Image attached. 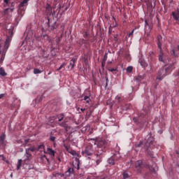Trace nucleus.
<instances>
[{
  "label": "nucleus",
  "instance_id": "nucleus-21",
  "mask_svg": "<svg viewBox=\"0 0 179 179\" xmlns=\"http://www.w3.org/2000/svg\"><path fill=\"white\" fill-rule=\"evenodd\" d=\"M153 142H154L153 138L150 137L148 138V141H147V143H145V145L146 146H151V145H153Z\"/></svg>",
  "mask_w": 179,
  "mask_h": 179
},
{
  "label": "nucleus",
  "instance_id": "nucleus-4",
  "mask_svg": "<svg viewBox=\"0 0 179 179\" xmlns=\"http://www.w3.org/2000/svg\"><path fill=\"white\" fill-rule=\"evenodd\" d=\"M80 162L79 161V159L76 158L75 161L73 162V168H69L68 171H66V173H65V176L66 177L71 176V174H72L73 173V169H76V170H79V169H80Z\"/></svg>",
  "mask_w": 179,
  "mask_h": 179
},
{
  "label": "nucleus",
  "instance_id": "nucleus-13",
  "mask_svg": "<svg viewBox=\"0 0 179 179\" xmlns=\"http://www.w3.org/2000/svg\"><path fill=\"white\" fill-rule=\"evenodd\" d=\"M44 153H47L48 155H50L51 157H55V151L51 148H48L46 151H44Z\"/></svg>",
  "mask_w": 179,
  "mask_h": 179
},
{
  "label": "nucleus",
  "instance_id": "nucleus-18",
  "mask_svg": "<svg viewBox=\"0 0 179 179\" xmlns=\"http://www.w3.org/2000/svg\"><path fill=\"white\" fill-rule=\"evenodd\" d=\"M13 12V8H6L4 10V14L8 16H12V13Z\"/></svg>",
  "mask_w": 179,
  "mask_h": 179
},
{
  "label": "nucleus",
  "instance_id": "nucleus-55",
  "mask_svg": "<svg viewBox=\"0 0 179 179\" xmlns=\"http://www.w3.org/2000/svg\"><path fill=\"white\" fill-rule=\"evenodd\" d=\"M97 179H106V176L98 177Z\"/></svg>",
  "mask_w": 179,
  "mask_h": 179
},
{
  "label": "nucleus",
  "instance_id": "nucleus-10",
  "mask_svg": "<svg viewBox=\"0 0 179 179\" xmlns=\"http://www.w3.org/2000/svg\"><path fill=\"white\" fill-rule=\"evenodd\" d=\"M157 44L159 50H162V45H163V37L161 35H158L157 37Z\"/></svg>",
  "mask_w": 179,
  "mask_h": 179
},
{
  "label": "nucleus",
  "instance_id": "nucleus-26",
  "mask_svg": "<svg viewBox=\"0 0 179 179\" xmlns=\"http://www.w3.org/2000/svg\"><path fill=\"white\" fill-rule=\"evenodd\" d=\"M52 10V8L51 7V6H50V4H47L46 13H51Z\"/></svg>",
  "mask_w": 179,
  "mask_h": 179
},
{
  "label": "nucleus",
  "instance_id": "nucleus-53",
  "mask_svg": "<svg viewBox=\"0 0 179 179\" xmlns=\"http://www.w3.org/2000/svg\"><path fill=\"white\" fill-rule=\"evenodd\" d=\"M145 26H149V22L148 20H145Z\"/></svg>",
  "mask_w": 179,
  "mask_h": 179
},
{
  "label": "nucleus",
  "instance_id": "nucleus-39",
  "mask_svg": "<svg viewBox=\"0 0 179 179\" xmlns=\"http://www.w3.org/2000/svg\"><path fill=\"white\" fill-rule=\"evenodd\" d=\"M108 71H109V72H112V73H114V72H117V69L108 68Z\"/></svg>",
  "mask_w": 179,
  "mask_h": 179
},
{
  "label": "nucleus",
  "instance_id": "nucleus-7",
  "mask_svg": "<svg viewBox=\"0 0 179 179\" xmlns=\"http://www.w3.org/2000/svg\"><path fill=\"white\" fill-rule=\"evenodd\" d=\"M135 167L136 170H138V173H141V169H143V167H145V169H149V164L143 163L142 160H138L136 162Z\"/></svg>",
  "mask_w": 179,
  "mask_h": 179
},
{
  "label": "nucleus",
  "instance_id": "nucleus-48",
  "mask_svg": "<svg viewBox=\"0 0 179 179\" xmlns=\"http://www.w3.org/2000/svg\"><path fill=\"white\" fill-rule=\"evenodd\" d=\"M50 141H51V142H55V136H51L50 137Z\"/></svg>",
  "mask_w": 179,
  "mask_h": 179
},
{
  "label": "nucleus",
  "instance_id": "nucleus-46",
  "mask_svg": "<svg viewBox=\"0 0 179 179\" xmlns=\"http://www.w3.org/2000/svg\"><path fill=\"white\" fill-rule=\"evenodd\" d=\"M106 61L104 60H102V62H101V68L102 69H104V66H106Z\"/></svg>",
  "mask_w": 179,
  "mask_h": 179
},
{
  "label": "nucleus",
  "instance_id": "nucleus-47",
  "mask_svg": "<svg viewBox=\"0 0 179 179\" xmlns=\"http://www.w3.org/2000/svg\"><path fill=\"white\" fill-rule=\"evenodd\" d=\"M64 149H66V150L67 151V152H69V149H70V147L69 146H68V145H64Z\"/></svg>",
  "mask_w": 179,
  "mask_h": 179
},
{
  "label": "nucleus",
  "instance_id": "nucleus-49",
  "mask_svg": "<svg viewBox=\"0 0 179 179\" xmlns=\"http://www.w3.org/2000/svg\"><path fill=\"white\" fill-rule=\"evenodd\" d=\"M28 151V153H29V151L30 150V152H34L35 149L34 148H28L27 150H26Z\"/></svg>",
  "mask_w": 179,
  "mask_h": 179
},
{
  "label": "nucleus",
  "instance_id": "nucleus-31",
  "mask_svg": "<svg viewBox=\"0 0 179 179\" xmlns=\"http://www.w3.org/2000/svg\"><path fill=\"white\" fill-rule=\"evenodd\" d=\"M131 108H132V105H131L130 103H127L125 105L124 108H123V110H131Z\"/></svg>",
  "mask_w": 179,
  "mask_h": 179
},
{
  "label": "nucleus",
  "instance_id": "nucleus-9",
  "mask_svg": "<svg viewBox=\"0 0 179 179\" xmlns=\"http://www.w3.org/2000/svg\"><path fill=\"white\" fill-rule=\"evenodd\" d=\"M159 61L166 62V55L163 52V48L159 49Z\"/></svg>",
  "mask_w": 179,
  "mask_h": 179
},
{
  "label": "nucleus",
  "instance_id": "nucleus-11",
  "mask_svg": "<svg viewBox=\"0 0 179 179\" xmlns=\"http://www.w3.org/2000/svg\"><path fill=\"white\" fill-rule=\"evenodd\" d=\"M43 37L45 40H47V41L50 43L51 48H52V45H54V39L52 37H50L48 35H44Z\"/></svg>",
  "mask_w": 179,
  "mask_h": 179
},
{
  "label": "nucleus",
  "instance_id": "nucleus-35",
  "mask_svg": "<svg viewBox=\"0 0 179 179\" xmlns=\"http://www.w3.org/2000/svg\"><path fill=\"white\" fill-rule=\"evenodd\" d=\"M37 150H39L40 152H43V150H44V145L43 144L39 145L38 146Z\"/></svg>",
  "mask_w": 179,
  "mask_h": 179
},
{
  "label": "nucleus",
  "instance_id": "nucleus-29",
  "mask_svg": "<svg viewBox=\"0 0 179 179\" xmlns=\"http://www.w3.org/2000/svg\"><path fill=\"white\" fill-rule=\"evenodd\" d=\"M23 160L22 159H19L17 164V170H20V168L22 167V163Z\"/></svg>",
  "mask_w": 179,
  "mask_h": 179
},
{
  "label": "nucleus",
  "instance_id": "nucleus-37",
  "mask_svg": "<svg viewBox=\"0 0 179 179\" xmlns=\"http://www.w3.org/2000/svg\"><path fill=\"white\" fill-rule=\"evenodd\" d=\"M134 71V67L132 66H128L127 69V72H129V73H131Z\"/></svg>",
  "mask_w": 179,
  "mask_h": 179
},
{
  "label": "nucleus",
  "instance_id": "nucleus-40",
  "mask_svg": "<svg viewBox=\"0 0 179 179\" xmlns=\"http://www.w3.org/2000/svg\"><path fill=\"white\" fill-rule=\"evenodd\" d=\"M108 52H106L105 55H104V56H103V60H102V61L107 62V58H108Z\"/></svg>",
  "mask_w": 179,
  "mask_h": 179
},
{
  "label": "nucleus",
  "instance_id": "nucleus-45",
  "mask_svg": "<svg viewBox=\"0 0 179 179\" xmlns=\"http://www.w3.org/2000/svg\"><path fill=\"white\" fill-rule=\"evenodd\" d=\"M43 99H44V96L42 95L39 97L38 96L37 99H36V101L38 100V103H40V101H43Z\"/></svg>",
  "mask_w": 179,
  "mask_h": 179
},
{
  "label": "nucleus",
  "instance_id": "nucleus-5",
  "mask_svg": "<svg viewBox=\"0 0 179 179\" xmlns=\"http://www.w3.org/2000/svg\"><path fill=\"white\" fill-rule=\"evenodd\" d=\"M83 155L85 157H88V159H90L91 156H93L94 154V150L93 149V145H87L85 150L82 152Z\"/></svg>",
  "mask_w": 179,
  "mask_h": 179
},
{
  "label": "nucleus",
  "instance_id": "nucleus-38",
  "mask_svg": "<svg viewBox=\"0 0 179 179\" xmlns=\"http://www.w3.org/2000/svg\"><path fill=\"white\" fill-rule=\"evenodd\" d=\"M123 179L129 178V175L127 172L123 173Z\"/></svg>",
  "mask_w": 179,
  "mask_h": 179
},
{
  "label": "nucleus",
  "instance_id": "nucleus-52",
  "mask_svg": "<svg viewBox=\"0 0 179 179\" xmlns=\"http://www.w3.org/2000/svg\"><path fill=\"white\" fill-rule=\"evenodd\" d=\"M61 41V38H57V39L56 40V43L57 44H59V42Z\"/></svg>",
  "mask_w": 179,
  "mask_h": 179
},
{
  "label": "nucleus",
  "instance_id": "nucleus-58",
  "mask_svg": "<svg viewBox=\"0 0 179 179\" xmlns=\"http://www.w3.org/2000/svg\"><path fill=\"white\" fill-rule=\"evenodd\" d=\"M80 110H81V111H82L83 113H84V112H85V110H86V109H85V108H81Z\"/></svg>",
  "mask_w": 179,
  "mask_h": 179
},
{
  "label": "nucleus",
  "instance_id": "nucleus-16",
  "mask_svg": "<svg viewBox=\"0 0 179 179\" xmlns=\"http://www.w3.org/2000/svg\"><path fill=\"white\" fill-rule=\"evenodd\" d=\"M155 58H156V53L154 52H149L148 59H150V61H155Z\"/></svg>",
  "mask_w": 179,
  "mask_h": 179
},
{
  "label": "nucleus",
  "instance_id": "nucleus-30",
  "mask_svg": "<svg viewBox=\"0 0 179 179\" xmlns=\"http://www.w3.org/2000/svg\"><path fill=\"white\" fill-rule=\"evenodd\" d=\"M60 127H63V128H68V124H66V121H64L62 123H58Z\"/></svg>",
  "mask_w": 179,
  "mask_h": 179
},
{
  "label": "nucleus",
  "instance_id": "nucleus-17",
  "mask_svg": "<svg viewBox=\"0 0 179 179\" xmlns=\"http://www.w3.org/2000/svg\"><path fill=\"white\" fill-rule=\"evenodd\" d=\"M116 99L117 100V103H119V104H123L125 103V98H124V96H117Z\"/></svg>",
  "mask_w": 179,
  "mask_h": 179
},
{
  "label": "nucleus",
  "instance_id": "nucleus-8",
  "mask_svg": "<svg viewBox=\"0 0 179 179\" xmlns=\"http://www.w3.org/2000/svg\"><path fill=\"white\" fill-rule=\"evenodd\" d=\"M12 36H13V31H12L10 29H8V35H7V38L4 43L5 50H8V48H9L10 40L12 39Z\"/></svg>",
  "mask_w": 179,
  "mask_h": 179
},
{
  "label": "nucleus",
  "instance_id": "nucleus-56",
  "mask_svg": "<svg viewBox=\"0 0 179 179\" xmlns=\"http://www.w3.org/2000/svg\"><path fill=\"white\" fill-rule=\"evenodd\" d=\"M5 3H6V5H8V3H9V0H4Z\"/></svg>",
  "mask_w": 179,
  "mask_h": 179
},
{
  "label": "nucleus",
  "instance_id": "nucleus-34",
  "mask_svg": "<svg viewBox=\"0 0 179 179\" xmlns=\"http://www.w3.org/2000/svg\"><path fill=\"white\" fill-rule=\"evenodd\" d=\"M79 45H83V44H86V40L85 39H80L78 41Z\"/></svg>",
  "mask_w": 179,
  "mask_h": 179
},
{
  "label": "nucleus",
  "instance_id": "nucleus-33",
  "mask_svg": "<svg viewBox=\"0 0 179 179\" xmlns=\"http://www.w3.org/2000/svg\"><path fill=\"white\" fill-rule=\"evenodd\" d=\"M43 72V71L38 69H34V75H37L38 73H41Z\"/></svg>",
  "mask_w": 179,
  "mask_h": 179
},
{
  "label": "nucleus",
  "instance_id": "nucleus-22",
  "mask_svg": "<svg viewBox=\"0 0 179 179\" xmlns=\"http://www.w3.org/2000/svg\"><path fill=\"white\" fill-rule=\"evenodd\" d=\"M31 157V154L29 153L28 150H26V155H25V159H24V162L26 163V161L30 160Z\"/></svg>",
  "mask_w": 179,
  "mask_h": 179
},
{
  "label": "nucleus",
  "instance_id": "nucleus-42",
  "mask_svg": "<svg viewBox=\"0 0 179 179\" xmlns=\"http://www.w3.org/2000/svg\"><path fill=\"white\" fill-rule=\"evenodd\" d=\"M66 65V63H63L59 67V69H57V71H61V69H62V68H64V66H65Z\"/></svg>",
  "mask_w": 179,
  "mask_h": 179
},
{
  "label": "nucleus",
  "instance_id": "nucleus-59",
  "mask_svg": "<svg viewBox=\"0 0 179 179\" xmlns=\"http://www.w3.org/2000/svg\"><path fill=\"white\" fill-rule=\"evenodd\" d=\"M43 157H45L46 159V160L48 161V159H47V157L45 155H43Z\"/></svg>",
  "mask_w": 179,
  "mask_h": 179
},
{
  "label": "nucleus",
  "instance_id": "nucleus-6",
  "mask_svg": "<svg viewBox=\"0 0 179 179\" xmlns=\"http://www.w3.org/2000/svg\"><path fill=\"white\" fill-rule=\"evenodd\" d=\"M30 0H23L19 5L18 8V15L20 16L23 17V15H24V12L26 11V6L28 5V2Z\"/></svg>",
  "mask_w": 179,
  "mask_h": 179
},
{
  "label": "nucleus",
  "instance_id": "nucleus-25",
  "mask_svg": "<svg viewBox=\"0 0 179 179\" xmlns=\"http://www.w3.org/2000/svg\"><path fill=\"white\" fill-rule=\"evenodd\" d=\"M0 75L1 76H6V75H8V73H6L5 71V69H3L2 67L0 68Z\"/></svg>",
  "mask_w": 179,
  "mask_h": 179
},
{
  "label": "nucleus",
  "instance_id": "nucleus-54",
  "mask_svg": "<svg viewBox=\"0 0 179 179\" xmlns=\"http://www.w3.org/2000/svg\"><path fill=\"white\" fill-rule=\"evenodd\" d=\"M50 27L51 30L55 29V24L52 25Z\"/></svg>",
  "mask_w": 179,
  "mask_h": 179
},
{
  "label": "nucleus",
  "instance_id": "nucleus-62",
  "mask_svg": "<svg viewBox=\"0 0 179 179\" xmlns=\"http://www.w3.org/2000/svg\"><path fill=\"white\" fill-rule=\"evenodd\" d=\"M0 27H1V24H0Z\"/></svg>",
  "mask_w": 179,
  "mask_h": 179
},
{
  "label": "nucleus",
  "instance_id": "nucleus-12",
  "mask_svg": "<svg viewBox=\"0 0 179 179\" xmlns=\"http://www.w3.org/2000/svg\"><path fill=\"white\" fill-rule=\"evenodd\" d=\"M171 55H174L176 58H178L179 57V45H178L176 49H173L171 50Z\"/></svg>",
  "mask_w": 179,
  "mask_h": 179
},
{
  "label": "nucleus",
  "instance_id": "nucleus-32",
  "mask_svg": "<svg viewBox=\"0 0 179 179\" xmlns=\"http://www.w3.org/2000/svg\"><path fill=\"white\" fill-rule=\"evenodd\" d=\"M64 117V114L58 115L57 119H58L59 122H61V121H63Z\"/></svg>",
  "mask_w": 179,
  "mask_h": 179
},
{
  "label": "nucleus",
  "instance_id": "nucleus-19",
  "mask_svg": "<svg viewBox=\"0 0 179 179\" xmlns=\"http://www.w3.org/2000/svg\"><path fill=\"white\" fill-rule=\"evenodd\" d=\"M77 59L76 58H73L71 61H70V64L69 68H71V69H73V66H75V62H76Z\"/></svg>",
  "mask_w": 179,
  "mask_h": 179
},
{
  "label": "nucleus",
  "instance_id": "nucleus-57",
  "mask_svg": "<svg viewBox=\"0 0 179 179\" xmlns=\"http://www.w3.org/2000/svg\"><path fill=\"white\" fill-rule=\"evenodd\" d=\"M3 96H4L3 94H0V99H2L3 97Z\"/></svg>",
  "mask_w": 179,
  "mask_h": 179
},
{
  "label": "nucleus",
  "instance_id": "nucleus-41",
  "mask_svg": "<svg viewBox=\"0 0 179 179\" xmlns=\"http://www.w3.org/2000/svg\"><path fill=\"white\" fill-rule=\"evenodd\" d=\"M29 141H30L29 139H24V142L22 141V145L24 146H26V145H27V143H29Z\"/></svg>",
  "mask_w": 179,
  "mask_h": 179
},
{
  "label": "nucleus",
  "instance_id": "nucleus-51",
  "mask_svg": "<svg viewBox=\"0 0 179 179\" xmlns=\"http://www.w3.org/2000/svg\"><path fill=\"white\" fill-rule=\"evenodd\" d=\"M105 79H106V86H108V77L106 76V77H105Z\"/></svg>",
  "mask_w": 179,
  "mask_h": 179
},
{
  "label": "nucleus",
  "instance_id": "nucleus-20",
  "mask_svg": "<svg viewBox=\"0 0 179 179\" xmlns=\"http://www.w3.org/2000/svg\"><path fill=\"white\" fill-rule=\"evenodd\" d=\"M138 62L141 64V66H143V68H145V66H148V64H146V62H145V59H139Z\"/></svg>",
  "mask_w": 179,
  "mask_h": 179
},
{
  "label": "nucleus",
  "instance_id": "nucleus-28",
  "mask_svg": "<svg viewBox=\"0 0 179 179\" xmlns=\"http://www.w3.org/2000/svg\"><path fill=\"white\" fill-rule=\"evenodd\" d=\"M108 163L109 164H113H113H115V160L114 159L113 157H110V158L108 159Z\"/></svg>",
  "mask_w": 179,
  "mask_h": 179
},
{
  "label": "nucleus",
  "instance_id": "nucleus-27",
  "mask_svg": "<svg viewBox=\"0 0 179 179\" xmlns=\"http://www.w3.org/2000/svg\"><path fill=\"white\" fill-rule=\"evenodd\" d=\"M94 39H90V37H88L87 39H86V44L87 45H90V43H94Z\"/></svg>",
  "mask_w": 179,
  "mask_h": 179
},
{
  "label": "nucleus",
  "instance_id": "nucleus-61",
  "mask_svg": "<svg viewBox=\"0 0 179 179\" xmlns=\"http://www.w3.org/2000/svg\"><path fill=\"white\" fill-rule=\"evenodd\" d=\"M177 155H178V151H176Z\"/></svg>",
  "mask_w": 179,
  "mask_h": 179
},
{
  "label": "nucleus",
  "instance_id": "nucleus-1",
  "mask_svg": "<svg viewBox=\"0 0 179 179\" xmlns=\"http://www.w3.org/2000/svg\"><path fill=\"white\" fill-rule=\"evenodd\" d=\"M91 141H94V145H96L97 148L101 150H97L96 153L94 154L96 156V166H99L100 163L103 162V155L107 148L110 146V142L108 140L105 138H91Z\"/></svg>",
  "mask_w": 179,
  "mask_h": 179
},
{
  "label": "nucleus",
  "instance_id": "nucleus-44",
  "mask_svg": "<svg viewBox=\"0 0 179 179\" xmlns=\"http://www.w3.org/2000/svg\"><path fill=\"white\" fill-rule=\"evenodd\" d=\"M143 145V142L140 141L139 143L136 144V148H141V146H142Z\"/></svg>",
  "mask_w": 179,
  "mask_h": 179
},
{
  "label": "nucleus",
  "instance_id": "nucleus-3",
  "mask_svg": "<svg viewBox=\"0 0 179 179\" xmlns=\"http://www.w3.org/2000/svg\"><path fill=\"white\" fill-rule=\"evenodd\" d=\"M149 111L148 110H142L139 118L137 117H133V122L135 125H136L138 129H142V128H145L146 125H148V123L146 122V120H143L141 121V117L143 118L145 115H148V113Z\"/></svg>",
  "mask_w": 179,
  "mask_h": 179
},
{
  "label": "nucleus",
  "instance_id": "nucleus-60",
  "mask_svg": "<svg viewBox=\"0 0 179 179\" xmlns=\"http://www.w3.org/2000/svg\"><path fill=\"white\" fill-rule=\"evenodd\" d=\"M108 64H111V62H108Z\"/></svg>",
  "mask_w": 179,
  "mask_h": 179
},
{
  "label": "nucleus",
  "instance_id": "nucleus-24",
  "mask_svg": "<svg viewBox=\"0 0 179 179\" xmlns=\"http://www.w3.org/2000/svg\"><path fill=\"white\" fill-rule=\"evenodd\" d=\"M134 80L138 83L142 82V80H143V76H138L136 77H134Z\"/></svg>",
  "mask_w": 179,
  "mask_h": 179
},
{
  "label": "nucleus",
  "instance_id": "nucleus-23",
  "mask_svg": "<svg viewBox=\"0 0 179 179\" xmlns=\"http://www.w3.org/2000/svg\"><path fill=\"white\" fill-rule=\"evenodd\" d=\"M135 32V29H133L131 32H130L129 34L126 36V40H128V38L132 39L134 37V33Z\"/></svg>",
  "mask_w": 179,
  "mask_h": 179
},
{
  "label": "nucleus",
  "instance_id": "nucleus-14",
  "mask_svg": "<svg viewBox=\"0 0 179 179\" xmlns=\"http://www.w3.org/2000/svg\"><path fill=\"white\" fill-rule=\"evenodd\" d=\"M172 16L173 17V19L175 20H176L177 22H179L178 19H179V9H177V12H173L172 13Z\"/></svg>",
  "mask_w": 179,
  "mask_h": 179
},
{
  "label": "nucleus",
  "instance_id": "nucleus-50",
  "mask_svg": "<svg viewBox=\"0 0 179 179\" xmlns=\"http://www.w3.org/2000/svg\"><path fill=\"white\" fill-rule=\"evenodd\" d=\"M83 37H84V38H86L89 37V34H87V32H85V33L83 34Z\"/></svg>",
  "mask_w": 179,
  "mask_h": 179
},
{
  "label": "nucleus",
  "instance_id": "nucleus-43",
  "mask_svg": "<svg viewBox=\"0 0 179 179\" xmlns=\"http://www.w3.org/2000/svg\"><path fill=\"white\" fill-rule=\"evenodd\" d=\"M84 100H85V101H86V103H89L90 101V98L87 96H85L84 97Z\"/></svg>",
  "mask_w": 179,
  "mask_h": 179
},
{
  "label": "nucleus",
  "instance_id": "nucleus-2",
  "mask_svg": "<svg viewBox=\"0 0 179 179\" xmlns=\"http://www.w3.org/2000/svg\"><path fill=\"white\" fill-rule=\"evenodd\" d=\"M176 64H177V59H172L171 60H169L168 65H166L165 66L159 69L157 79H158V80H162L163 78L171 73V71H173V69H176V67H174V65H176Z\"/></svg>",
  "mask_w": 179,
  "mask_h": 179
},
{
  "label": "nucleus",
  "instance_id": "nucleus-36",
  "mask_svg": "<svg viewBox=\"0 0 179 179\" xmlns=\"http://www.w3.org/2000/svg\"><path fill=\"white\" fill-rule=\"evenodd\" d=\"M146 152L148 155H149V156H150V157H153V152L149 150V148H147Z\"/></svg>",
  "mask_w": 179,
  "mask_h": 179
},
{
  "label": "nucleus",
  "instance_id": "nucleus-15",
  "mask_svg": "<svg viewBox=\"0 0 179 179\" xmlns=\"http://www.w3.org/2000/svg\"><path fill=\"white\" fill-rule=\"evenodd\" d=\"M6 136L5 134H1L0 136V146H5V138Z\"/></svg>",
  "mask_w": 179,
  "mask_h": 179
}]
</instances>
